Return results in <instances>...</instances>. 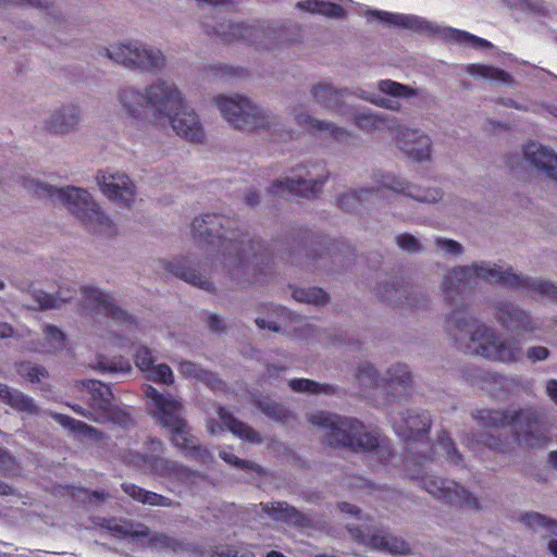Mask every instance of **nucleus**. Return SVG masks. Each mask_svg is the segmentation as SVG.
I'll use <instances>...</instances> for the list:
<instances>
[{"label": "nucleus", "instance_id": "obj_1", "mask_svg": "<svg viewBox=\"0 0 557 557\" xmlns=\"http://www.w3.org/2000/svg\"><path fill=\"white\" fill-rule=\"evenodd\" d=\"M116 100L122 113L133 122H147L160 129L171 127L190 143L205 140L198 114L187 106L183 91L172 79L158 77L144 88L123 85L116 91Z\"/></svg>", "mask_w": 557, "mask_h": 557}, {"label": "nucleus", "instance_id": "obj_2", "mask_svg": "<svg viewBox=\"0 0 557 557\" xmlns=\"http://www.w3.org/2000/svg\"><path fill=\"white\" fill-rule=\"evenodd\" d=\"M445 329L459 349L495 363H520L524 356L531 362H539L550 355L544 346H531L524 352L518 338L505 336L494 326L469 315L463 305H456L446 317Z\"/></svg>", "mask_w": 557, "mask_h": 557}, {"label": "nucleus", "instance_id": "obj_3", "mask_svg": "<svg viewBox=\"0 0 557 557\" xmlns=\"http://www.w3.org/2000/svg\"><path fill=\"white\" fill-rule=\"evenodd\" d=\"M235 224L234 220L223 215L205 214L194 219L191 232L195 238L216 246L215 262L232 280L239 282L247 275L250 259L257 256L255 246L260 248V243H246Z\"/></svg>", "mask_w": 557, "mask_h": 557}, {"label": "nucleus", "instance_id": "obj_4", "mask_svg": "<svg viewBox=\"0 0 557 557\" xmlns=\"http://www.w3.org/2000/svg\"><path fill=\"white\" fill-rule=\"evenodd\" d=\"M22 185L35 196L65 206L90 231L106 236L115 233L111 219L86 189L74 186L58 188L30 176L23 177Z\"/></svg>", "mask_w": 557, "mask_h": 557}, {"label": "nucleus", "instance_id": "obj_5", "mask_svg": "<svg viewBox=\"0 0 557 557\" xmlns=\"http://www.w3.org/2000/svg\"><path fill=\"white\" fill-rule=\"evenodd\" d=\"M309 422L323 430L324 440L329 446L372 453L382 463L392 456L389 441L366 432L364 426L356 419L319 411L309 416Z\"/></svg>", "mask_w": 557, "mask_h": 557}, {"label": "nucleus", "instance_id": "obj_6", "mask_svg": "<svg viewBox=\"0 0 557 557\" xmlns=\"http://www.w3.org/2000/svg\"><path fill=\"white\" fill-rule=\"evenodd\" d=\"M144 393L149 399L148 407L151 413L161 425L171 431L172 443L184 451L186 458L203 465L209 463L212 460V455L190 434L189 428L182 417L181 401L170 395L160 394L152 386L145 387Z\"/></svg>", "mask_w": 557, "mask_h": 557}, {"label": "nucleus", "instance_id": "obj_7", "mask_svg": "<svg viewBox=\"0 0 557 557\" xmlns=\"http://www.w3.org/2000/svg\"><path fill=\"white\" fill-rule=\"evenodd\" d=\"M387 190L424 203H435L442 199L438 188H422L393 173L375 172L371 186L343 193L337 198V205L344 211H354L364 202L383 198Z\"/></svg>", "mask_w": 557, "mask_h": 557}, {"label": "nucleus", "instance_id": "obj_8", "mask_svg": "<svg viewBox=\"0 0 557 557\" xmlns=\"http://www.w3.org/2000/svg\"><path fill=\"white\" fill-rule=\"evenodd\" d=\"M473 284L484 281L520 290L530 296H539L557 302V286L548 281L518 274L511 268L504 269L497 263L478 261L467 265Z\"/></svg>", "mask_w": 557, "mask_h": 557}, {"label": "nucleus", "instance_id": "obj_9", "mask_svg": "<svg viewBox=\"0 0 557 557\" xmlns=\"http://www.w3.org/2000/svg\"><path fill=\"white\" fill-rule=\"evenodd\" d=\"M214 103L223 119L234 128L244 132L272 129L278 124V116L269 110L258 107L243 96H218Z\"/></svg>", "mask_w": 557, "mask_h": 557}, {"label": "nucleus", "instance_id": "obj_10", "mask_svg": "<svg viewBox=\"0 0 557 557\" xmlns=\"http://www.w3.org/2000/svg\"><path fill=\"white\" fill-rule=\"evenodd\" d=\"M147 450L149 454L126 450L121 455V458L128 466L180 483H188L196 476L197 473L188 467L159 455L163 450L161 441L151 440L147 444Z\"/></svg>", "mask_w": 557, "mask_h": 557}, {"label": "nucleus", "instance_id": "obj_11", "mask_svg": "<svg viewBox=\"0 0 557 557\" xmlns=\"http://www.w3.org/2000/svg\"><path fill=\"white\" fill-rule=\"evenodd\" d=\"M104 55L129 70L157 73L165 69L163 52L140 41L116 42L103 48Z\"/></svg>", "mask_w": 557, "mask_h": 557}, {"label": "nucleus", "instance_id": "obj_12", "mask_svg": "<svg viewBox=\"0 0 557 557\" xmlns=\"http://www.w3.org/2000/svg\"><path fill=\"white\" fill-rule=\"evenodd\" d=\"M369 15L375 16L381 22L394 25L401 26L404 28L418 30V32H426L431 34H440L443 38L449 39L451 41L458 42L460 45H465L472 48H490L492 47L491 42L474 36L468 32L456 29L453 27L438 26L426 20L408 14H398V13H389L386 11H369Z\"/></svg>", "mask_w": 557, "mask_h": 557}, {"label": "nucleus", "instance_id": "obj_13", "mask_svg": "<svg viewBox=\"0 0 557 557\" xmlns=\"http://www.w3.org/2000/svg\"><path fill=\"white\" fill-rule=\"evenodd\" d=\"M329 175L323 162L308 163L293 169L290 175L273 182L269 191L277 196L314 197L321 191Z\"/></svg>", "mask_w": 557, "mask_h": 557}, {"label": "nucleus", "instance_id": "obj_14", "mask_svg": "<svg viewBox=\"0 0 557 557\" xmlns=\"http://www.w3.org/2000/svg\"><path fill=\"white\" fill-rule=\"evenodd\" d=\"M512 434L518 445L525 448H541L549 441L548 428L542 420L541 413L532 408L512 412Z\"/></svg>", "mask_w": 557, "mask_h": 557}, {"label": "nucleus", "instance_id": "obj_15", "mask_svg": "<svg viewBox=\"0 0 557 557\" xmlns=\"http://www.w3.org/2000/svg\"><path fill=\"white\" fill-rule=\"evenodd\" d=\"M421 486L430 495L443 503L472 510L483 509L480 498L456 481L423 475L421 478Z\"/></svg>", "mask_w": 557, "mask_h": 557}, {"label": "nucleus", "instance_id": "obj_16", "mask_svg": "<svg viewBox=\"0 0 557 557\" xmlns=\"http://www.w3.org/2000/svg\"><path fill=\"white\" fill-rule=\"evenodd\" d=\"M490 307L494 319L504 329L523 334H534L544 330L542 319L533 317L530 311L510 300L495 299L490 302Z\"/></svg>", "mask_w": 557, "mask_h": 557}, {"label": "nucleus", "instance_id": "obj_17", "mask_svg": "<svg viewBox=\"0 0 557 557\" xmlns=\"http://www.w3.org/2000/svg\"><path fill=\"white\" fill-rule=\"evenodd\" d=\"M207 33L224 44L243 41L265 49L272 47V41L275 38L273 32L262 26H249L233 22L218 23L212 30H207Z\"/></svg>", "mask_w": 557, "mask_h": 557}, {"label": "nucleus", "instance_id": "obj_18", "mask_svg": "<svg viewBox=\"0 0 557 557\" xmlns=\"http://www.w3.org/2000/svg\"><path fill=\"white\" fill-rule=\"evenodd\" d=\"M81 292L82 304L86 310L110 318L113 323L123 325L126 332L131 333L136 327L134 319L116 306L110 294L89 285L83 286Z\"/></svg>", "mask_w": 557, "mask_h": 557}, {"label": "nucleus", "instance_id": "obj_19", "mask_svg": "<svg viewBox=\"0 0 557 557\" xmlns=\"http://www.w3.org/2000/svg\"><path fill=\"white\" fill-rule=\"evenodd\" d=\"M96 181L103 196L117 206L129 208L135 202L136 186L127 174L102 170L97 172Z\"/></svg>", "mask_w": 557, "mask_h": 557}, {"label": "nucleus", "instance_id": "obj_20", "mask_svg": "<svg viewBox=\"0 0 557 557\" xmlns=\"http://www.w3.org/2000/svg\"><path fill=\"white\" fill-rule=\"evenodd\" d=\"M288 114L298 127L321 138L344 141L350 137V133L346 128L338 127L332 122L322 121L311 115L306 103L296 102L292 104L288 109Z\"/></svg>", "mask_w": 557, "mask_h": 557}, {"label": "nucleus", "instance_id": "obj_21", "mask_svg": "<svg viewBox=\"0 0 557 557\" xmlns=\"http://www.w3.org/2000/svg\"><path fill=\"white\" fill-rule=\"evenodd\" d=\"M86 387L90 393L89 406L95 413H90L91 421L123 424L127 421V414L113 404V395L110 387L99 381H88Z\"/></svg>", "mask_w": 557, "mask_h": 557}, {"label": "nucleus", "instance_id": "obj_22", "mask_svg": "<svg viewBox=\"0 0 557 557\" xmlns=\"http://www.w3.org/2000/svg\"><path fill=\"white\" fill-rule=\"evenodd\" d=\"M83 122V110L74 102L62 103L42 120V128L54 136H67L77 132Z\"/></svg>", "mask_w": 557, "mask_h": 557}, {"label": "nucleus", "instance_id": "obj_23", "mask_svg": "<svg viewBox=\"0 0 557 557\" xmlns=\"http://www.w3.org/2000/svg\"><path fill=\"white\" fill-rule=\"evenodd\" d=\"M395 144L407 158L414 162H426L432 158L433 141L426 133L419 128H399Z\"/></svg>", "mask_w": 557, "mask_h": 557}, {"label": "nucleus", "instance_id": "obj_24", "mask_svg": "<svg viewBox=\"0 0 557 557\" xmlns=\"http://www.w3.org/2000/svg\"><path fill=\"white\" fill-rule=\"evenodd\" d=\"M309 92L313 102L322 109L338 115L349 113L345 103V98L349 95L348 89H339L329 81H320L310 86Z\"/></svg>", "mask_w": 557, "mask_h": 557}, {"label": "nucleus", "instance_id": "obj_25", "mask_svg": "<svg viewBox=\"0 0 557 557\" xmlns=\"http://www.w3.org/2000/svg\"><path fill=\"white\" fill-rule=\"evenodd\" d=\"M474 286L469 270L466 267H455L446 272L442 293L447 304L455 306L468 288Z\"/></svg>", "mask_w": 557, "mask_h": 557}, {"label": "nucleus", "instance_id": "obj_26", "mask_svg": "<svg viewBox=\"0 0 557 557\" xmlns=\"http://www.w3.org/2000/svg\"><path fill=\"white\" fill-rule=\"evenodd\" d=\"M523 154L532 166L557 181V154L552 149L532 141L525 145Z\"/></svg>", "mask_w": 557, "mask_h": 557}, {"label": "nucleus", "instance_id": "obj_27", "mask_svg": "<svg viewBox=\"0 0 557 557\" xmlns=\"http://www.w3.org/2000/svg\"><path fill=\"white\" fill-rule=\"evenodd\" d=\"M135 363L143 372H147V377L157 383L170 385L174 381L171 368L164 363L153 366L151 351L147 347H138L135 352Z\"/></svg>", "mask_w": 557, "mask_h": 557}, {"label": "nucleus", "instance_id": "obj_28", "mask_svg": "<svg viewBox=\"0 0 557 557\" xmlns=\"http://www.w3.org/2000/svg\"><path fill=\"white\" fill-rule=\"evenodd\" d=\"M352 536L356 537L361 543L370 545L371 547L379 550H386L391 554H399L406 555L409 553L410 548L408 544L400 539H397L387 533H377V534H363L358 528L350 529Z\"/></svg>", "mask_w": 557, "mask_h": 557}, {"label": "nucleus", "instance_id": "obj_29", "mask_svg": "<svg viewBox=\"0 0 557 557\" xmlns=\"http://www.w3.org/2000/svg\"><path fill=\"white\" fill-rule=\"evenodd\" d=\"M348 114L344 115L360 129L371 132L380 129H393L396 124L395 117H389L387 114L373 113L371 110L354 111L348 106Z\"/></svg>", "mask_w": 557, "mask_h": 557}, {"label": "nucleus", "instance_id": "obj_30", "mask_svg": "<svg viewBox=\"0 0 557 557\" xmlns=\"http://www.w3.org/2000/svg\"><path fill=\"white\" fill-rule=\"evenodd\" d=\"M396 433L406 441H420L428 433L431 422L425 414H408V417L393 418Z\"/></svg>", "mask_w": 557, "mask_h": 557}, {"label": "nucleus", "instance_id": "obj_31", "mask_svg": "<svg viewBox=\"0 0 557 557\" xmlns=\"http://www.w3.org/2000/svg\"><path fill=\"white\" fill-rule=\"evenodd\" d=\"M77 293L76 284L65 283L59 286L55 295L46 293L40 289L32 292V298L41 310L58 309L71 301Z\"/></svg>", "mask_w": 557, "mask_h": 557}, {"label": "nucleus", "instance_id": "obj_32", "mask_svg": "<svg viewBox=\"0 0 557 557\" xmlns=\"http://www.w3.org/2000/svg\"><path fill=\"white\" fill-rule=\"evenodd\" d=\"M259 506L263 512L276 521H284L299 528H306L310 524V519L307 516L285 502L261 503Z\"/></svg>", "mask_w": 557, "mask_h": 557}, {"label": "nucleus", "instance_id": "obj_33", "mask_svg": "<svg viewBox=\"0 0 557 557\" xmlns=\"http://www.w3.org/2000/svg\"><path fill=\"white\" fill-rule=\"evenodd\" d=\"M0 401L21 413L28 416L41 413L40 408L32 397L2 383H0Z\"/></svg>", "mask_w": 557, "mask_h": 557}, {"label": "nucleus", "instance_id": "obj_34", "mask_svg": "<svg viewBox=\"0 0 557 557\" xmlns=\"http://www.w3.org/2000/svg\"><path fill=\"white\" fill-rule=\"evenodd\" d=\"M467 380L473 385H479L481 388H491V385H498L502 388H509L510 386L522 384V389L531 388V382H522L520 377H505L497 372L482 371L473 369V373L467 376Z\"/></svg>", "mask_w": 557, "mask_h": 557}, {"label": "nucleus", "instance_id": "obj_35", "mask_svg": "<svg viewBox=\"0 0 557 557\" xmlns=\"http://www.w3.org/2000/svg\"><path fill=\"white\" fill-rule=\"evenodd\" d=\"M462 443L472 451H479L482 447H486L491 450L505 454L509 451L510 448L508 437L487 433H482L479 436L475 434H467L462 438Z\"/></svg>", "mask_w": 557, "mask_h": 557}, {"label": "nucleus", "instance_id": "obj_36", "mask_svg": "<svg viewBox=\"0 0 557 557\" xmlns=\"http://www.w3.org/2000/svg\"><path fill=\"white\" fill-rule=\"evenodd\" d=\"M121 487L131 498L145 505L160 507H172L174 505L171 498L147 491L134 483H123Z\"/></svg>", "mask_w": 557, "mask_h": 557}, {"label": "nucleus", "instance_id": "obj_37", "mask_svg": "<svg viewBox=\"0 0 557 557\" xmlns=\"http://www.w3.org/2000/svg\"><path fill=\"white\" fill-rule=\"evenodd\" d=\"M121 487L131 498L145 505L160 507H172L174 505L171 498L147 491L134 483H123Z\"/></svg>", "mask_w": 557, "mask_h": 557}, {"label": "nucleus", "instance_id": "obj_38", "mask_svg": "<svg viewBox=\"0 0 557 557\" xmlns=\"http://www.w3.org/2000/svg\"><path fill=\"white\" fill-rule=\"evenodd\" d=\"M170 271L183 281L199 287L203 290H213V284L203 277L196 269L191 268L186 260L174 261L170 264Z\"/></svg>", "mask_w": 557, "mask_h": 557}, {"label": "nucleus", "instance_id": "obj_39", "mask_svg": "<svg viewBox=\"0 0 557 557\" xmlns=\"http://www.w3.org/2000/svg\"><path fill=\"white\" fill-rule=\"evenodd\" d=\"M219 417L222 423L236 436L239 438L247 441L249 443L259 444L262 442L261 436L251 429L248 424L237 420L234 418L228 411L224 408H219Z\"/></svg>", "mask_w": 557, "mask_h": 557}, {"label": "nucleus", "instance_id": "obj_40", "mask_svg": "<svg viewBox=\"0 0 557 557\" xmlns=\"http://www.w3.org/2000/svg\"><path fill=\"white\" fill-rule=\"evenodd\" d=\"M103 528H106L108 531L112 533V535L117 537H124V536H147L149 534V530L144 524H135L127 520H116V519H109L103 520V523L101 524Z\"/></svg>", "mask_w": 557, "mask_h": 557}, {"label": "nucleus", "instance_id": "obj_41", "mask_svg": "<svg viewBox=\"0 0 557 557\" xmlns=\"http://www.w3.org/2000/svg\"><path fill=\"white\" fill-rule=\"evenodd\" d=\"M474 420L483 428H504L511 424V411L480 409L472 413Z\"/></svg>", "mask_w": 557, "mask_h": 557}, {"label": "nucleus", "instance_id": "obj_42", "mask_svg": "<svg viewBox=\"0 0 557 557\" xmlns=\"http://www.w3.org/2000/svg\"><path fill=\"white\" fill-rule=\"evenodd\" d=\"M411 373L406 364L397 363L392 366L384 376L385 391H397L401 388L403 392L410 386Z\"/></svg>", "mask_w": 557, "mask_h": 557}, {"label": "nucleus", "instance_id": "obj_43", "mask_svg": "<svg viewBox=\"0 0 557 557\" xmlns=\"http://www.w3.org/2000/svg\"><path fill=\"white\" fill-rule=\"evenodd\" d=\"M177 370L182 375L186 377H194L200 382L206 383L211 389H218L222 385V382L216 379L212 372L203 370L190 361L180 362Z\"/></svg>", "mask_w": 557, "mask_h": 557}, {"label": "nucleus", "instance_id": "obj_44", "mask_svg": "<svg viewBox=\"0 0 557 557\" xmlns=\"http://www.w3.org/2000/svg\"><path fill=\"white\" fill-rule=\"evenodd\" d=\"M297 8L306 12L319 13L335 18H342L345 15V11L341 5L322 0H306L298 2Z\"/></svg>", "mask_w": 557, "mask_h": 557}, {"label": "nucleus", "instance_id": "obj_45", "mask_svg": "<svg viewBox=\"0 0 557 557\" xmlns=\"http://www.w3.org/2000/svg\"><path fill=\"white\" fill-rule=\"evenodd\" d=\"M45 341L32 348L38 352H55L64 348L65 336L53 325H46L44 327Z\"/></svg>", "mask_w": 557, "mask_h": 557}, {"label": "nucleus", "instance_id": "obj_46", "mask_svg": "<svg viewBox=\"0 0 557 557\" xmlns=\"http://www.w3.org/2000/svg\"><path fill=\"white\" fill-rule=\"evenodd\" d=\"M357 380L359 385L363 388V395L370 396L368 389H384V376H379L376 370L370 363H363L358 368Z\"/></svg>", "mask_w": 557, "mask_h": 557}, {"label": "nucleus", "instance_id": "obj_47", "mask_svg": "<svg viewBox=\"0 0 557 557\" xmlns=\"http://www.w3.org/2000/svg\"><path fill=\"white\" fill-rule=\"evenodd\" d=\"M434 450L436 454H442L445 456L446 460L454 467L465 468L462 455L458 451L453 443L451 438L448 436L446 432H443L437 443L434 446Z\"/></svg>", "mask_w": 557, "mask_h": 557}, {"label": "nucleus", "instance_id": "obj_48", "mask_svg": "<svg viewBox=\"0 0 557 557\" xmlns=\"http://www.w3.org/2000/svg\"><path fill=\"white\" fill-rule=\"evenodd\" d=\"M377 294L382 300L391 305L398 306L403 304V299H407V287L399 278H393L382 285L379 288Z\"/></svg>", "mask_w": 557, "mask_h": 557}, {"label": "nucleus", "instance_id": "obj_49", "mask_svg": "<svg viewBox=\"0 0 557 557\" xmlns=\"http://www.w3.org/2000/svg\"><path fill=\"white\" fill-rule=\"evenodd\" d=\"M49 416L53 418L58 423H60L62 426L69 429L75 434L83 435L90 438H97L99 435V432L97 429L82 422L78 420H75L66 414L57 413V412H49Z\"/></svg>", "mask_w": 557, "mask_h": 557}, {"label": "nucleus", "instance_id": "obj_50", "mask_svg": "<svg viewBox=\"0 0 557 557\" xmlns=\"http://www.w3.org/2000/svg\"><path fill=\"white\" fill-rule=\"evenodd\" d=\"M519 521L534 531L542 529L546 536L552 535L557 537V522L548 520L537 512L523 513L519 517Z\"/></svg>", "mask_w": 557, "mask_h": 557}, {"label": "nucleus", "instance_id": "obj_51", "mask_svg": "<svg viewBox=\"0 0 557 557\" xmlns=\"http://www.w3.org/2000/svg\"><path fill=\"white\" fill-rule=\"evenodd\" d=\"M288 386L296 393H307L312 395H333L336 392V388L330 384H320L309 379L290 380L288 382Z\"/></svg>", "mask_w": 557, "mask_h": 557}, {"label": "nucleus", "instance_id": "obj_52", "mask_svg": "<svg viewBox=\"0 0 557 557\" xmlns=\"http://www.w3.org/2000/svg\"><path fill=\"white\" fill-rule=\"evenodd\" d=\"M377 88L385 95L393 96L395 98H412L421 94V90L414 89L408 85H404L391 79H382L377 84Z\"/></svg>", "mask_w": 557, "mask_h": 557}, {"label": "nucleus", "instance_id": "obj_53", "mask_svg": "<svg viewBox=\"0 0 557 557\" xmlns=\"http://www.w3.org/2000/svg\"><path fill=\"white\" fill-rule=\"evenodd\" d=\"M96 370L100 372H110V373H129L132 370V366L129 361L123 357L108 359L104 356L100 355L97 358V362L92 366Z\"/></svg>", "mask_w": 557, "mask_h": 557}, {"label": "nucleus", "instance_id": "obj_54", "mask_svg": "<svg viewBox=\"0 0 557 557\" xmlns=\"http://www.w3.org/2000/svg\"><path fill=\"white\" fill-rule=\"evenodd\" d=\"M293 298L298 302L322 306L327 301V295L317 287L296 288L293 290Z\"/></svg>", "mask_w": 557, "mask_h": 557}, {"label": "nucleus", "instance_id": "obj_55", "mask_svg": "<svg viewBox=\"0 0 557 557\" xmlns=\"http://www.w3.org/2000/svg\"><path fill=\"white\" fill-rule=\"evenodd\" d=\"M468 72L471 74V75H479V76H482L484 78H490V79H493V81H498V82H502V83H505V84H511L512 83V77L510 74H508L507 72L503 71V70H499L497 67H494V66H488V65H470L468 67Z\"/></svg>", "mask_w": 557, "mask_h": 557}, {"label": "nucleus", "instance_id": "obj_56", "mask_svg": "<svg viewBox=\"0 0 557 557\" xmlns=\"http://www.w3.org/2000/svg\"><path fill=\"white\" fill-rule=\"evenodd\" d=\"M16 372L22 377L26 379L30 383H39L44 379L48 377V371L36 363L30 361H23L16 364Z\"/></svg>", "mask_w": 557, "mask_h": 557}, {"label": "nucleus", "instance_id": "obj_57", "mask_svg": "<svg viewBox=\"0 0 557 557\" xmlns=\"http://www.w3.org/2000/svg\"><path fill=\"white\" fill-rule=\"evenodd\" d=\"M257 406L264 414L276 421H286L288 417V411L275 401L269 399L258 400Z\"/></svg>", "mask_w": 557, "mask_h": 557}, {"label": "nucleus", "instance_id": "obj_58", "mask_svg": "<svg viewBox=\"0 0 557 557\" xmlns=\"http://www.w3.org/2000/svg\"><path fill=\"white\" fill-rule=\"evenodd\" d=\"M358 97L384 109H388L392 111H399L400 110V103L396 100L387 99L384 97L370 95L366 91H361L358 94Z\"/></svg>", "mask_w": 557, "mask_h": 557}, {"label": "nucleus", "instance_id": "obj_59", "mask_svg": "<svg viewBox=\"0 0 557 557\" xmlns=\"http://www.w3.org/2000/svg\"><path fill=\"white\" fill-rule=\"evenodd\" d=\"M398 247L408 252H419L424 250L420 242L411 234H400L396 237Z\"/></svg>", "mask_w": 557, "mask_h": 557}, {"label": "nucleus", "instance_id": "obj_60", "mask_svg": "<svg viewBox=\"0 0 557 557\" xmlns=\"http://www.w3.org/2000/svg\"><path fill=\"white\" fill-rule=\"evenodd\" d=\"M435 246L440 251L453 256L461 255L463 251L461 244L454 239L443 237H437L435 239Z\"/></svg>", "mask_w": 557, "mask_h": 557}, {"label": "nucleus", "instance_id": "obj_61", "mask_svg": "<svg viewBox=\"0 0 557 557\" xmlns=\"http://www.w3.org/2000/svg\"><path fill=\"white\" fill-rule=\"evenodd\" d=\"M220 457L227 463L233 465L243 470H251V471H256V472H260V470H261L258 465H255L250 461L242 460L238 457H236L235 455L224 451V450H222L220 453Z\"/></svg>", "mask_w": 557, "mask_h": 557}, {"label": "nucleus", "instance_id": "obj_62", "mask_svg": "<svg viewBox=\"0 0 557 557\" xmlns=\"http://www.w3.org/2000/svg\"><path fill=\"white\" fill-rule=\"evenodd\" d=\"M152 545L158 547L171 548L176 552L178 549V543L173 539L164 535V534H156L150 539Z\"/></svg>", "mask_w": 557, "mask_h": 557}, {"label": "nucleus", "instance_id": "obj_63", "mask_svg": "<svg viewBox=\"0 0 557 557\" xmlns=\"http://www.w3.org/2000/svg\"><path fill=\"white\" fill-rule=\"evenodd\" d=\"M545 391L549 399L557 406V380H547L545 384Z\"/></svg>", "mask_w": 557, "mask_h": 557}, {"label": "nucleus", "instance_id": "obj_64", "mask_svg": "<svg viewBox=\"0 0 557 557\" xmlns=\"http://www.w3.org/2000/svg\"><path fill=\"white\" fill-rule=\"evenodd\" d=\"M16 336L17 334L11 324L0 321V338H10Z\"/></svg>", "mask_w": 557, "mask_h": 557}]
</instances>
